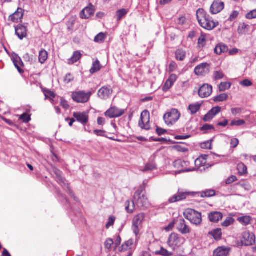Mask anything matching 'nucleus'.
I'll use <instances>...</instances> for the list:
<instances>
[{"mask_svg":"<svg viewBox=\"0 0 256 256\" xmlns=\"http://www.w3.org/2000/svg\"><path fill=\"white\" fill-rule=\"evenodd\" d=\"M238 220L241 224L244 225L249 224L252 220V218L250 216H243L240 217L238 218Z\"/></svg>","mask_w":256,"mask_h":256,"instance_id":"c9c22d12","label":"nucleus"},{"mask_svg":"<svg viewBox=\"0 0 256 256\" xmlns=\"http://www.w3.org/2000/svg\"><path fill=\"white\" fill-rule=\"evenodd\" d=\"M230 83L228 82H221L219 85V90L220 92H223L226 90L228 89L230 87Z\"/></svg>","mask_w":256,"mask_h":256,"instance_id":"37998d69","label":"nucleus"},{"mask_svg":"<svg viewBox=\"0 0 256 256\" xmlns=\"http://www.w3.org/2000/svg\"><path fill=\"white\" fill-rule=\"evenodd\" d=\"M92 94V92L91 91H89L87 92H86L84 91L81 90V91H76L72 93V96H90Z\"/></svg>","mask_w":256,"mask_h":256,"instance_id":"a19ab883","label":"nucleus"},{"mask_svg":"<svg viewBox=\"0 0 256 256\" xmlns=\"http://www.w3.org/2000/svg\"><path fill=\"white\" fill-rule=\"evenodd\" d=\"M245 124V122L244 120H232L231 123L230 125L232 126H240Z\"/></svg>","mask_w":256,"mask_h":256,"instance_id":"4d7b16f0","label":"nucleus"},{"mask_svg":"<svg viewBox=\"0 0 256 256\" xmlns=\"http://www.w3.org/2000/svg\"><path fill=\"white\" fill-rule=\"evenodd\" d=\"M74 116L80 122L86 124L88 122V115L84 112H76L73 114Z\"/></svg>","mask_w":256,"mask_h":256,"instance_id":"aec40b11","label":"nucleus"},{"mask_svg":"<svg viewBox=\"0 0 256 256\" xmlns=\"http://www.w3.org/2000/svg\"><path fill=\"white\" fill-rule=\"evenodd\" d=\"M82 57V54L78 51L75 52L69 60V64H72L78 61Z\"/></svg>","mask_w":256,"mask_h":256,"instance_id":"f704fd0d","label":"nucleus"},{"mask_svg":"<svg viewBox=\"0 0 256 256\" xmlns=\"http://www.w3.org/2000/svg\"><path fill=\"white\" fill-rule=\"evenodd\" d=\"M177 66V65L176 63L174 62H172L169 66V72H174Z\"/></svg>","mask_w":256,"mask_h":256,"instance_id":"338daca9","label":"nucleus"},{"mask_svg":"<svg viewBox=\"0 0 256 256\" xmlns=\"http://www.w3.org/2000/svg\"><path fill=\"white\" fill-rule=\"evenodd\" d=\"M150 112L146 110L143 111L141 114L138 122L139 126L143 130H149L150 128Z\"/></svg>","mask_w":256,"mask_h":256,"instance_id":"6e6552de","label":"nucleus"},{"mask_svg":"<svg viewBox=\"0 0 256 256\" xmlns=\"http://www.w3.org/2000/svg\"><path fill=\"white\" fill-rule=\"evenodd\" d=\"M186 56V51L182 49H178L175 52V58L178 60L182 61L184 60Z\"/></svg>","mask_w":256,"mask_h":256,"instance_id":"c85d7f7f","label":"nucleus"},{"mask_svg":"<svg viewBox=\"0 0 256 256\" xmlns=\"http://www.w3.org/2000/svg\"><path fill=\"white\" fill-rule=\"evenodd\" d=\"M212 92V86L208 84H204L198 89L199 96H210Z\"/></svg>","mask_w":256,"mask_h":256,"instance_id":"f3484780","label":"nucleus"},{"mask_svg":"<svg viewBox=\"0 0 256 256\" xmlns=\"http://www.w3.org/2000/svg\"><path fill=\"white\" fill-rule=\"evenodd\" d=\"M214 76L216 80H218L222 79L224 76V74L221 71H216L214 72Z\"/></svg>","mask_w":256,"mask_h":256,"instance_id":"864d4df0","label":"nucleus"},{"mask_svg":"<svg viewBox=\"0 0 256 256\" xmlns=\"http://www.w3.org/2000/svg\"><path fill=\"white\" fill-rule=\"evenodd\" d=\"M250 26L246 23L240 24L238 28V33L242 34L248 31Z\"/></svg>","mask_w":256,"mask_h":256,"instance_id":"2f4dec72","label":"nucleus"},{"mask_svg":"<svg viewBox=\"0 0 256 256\" xmlns=\"http://www.w3.org/2000/svg\"><path fill=\"white\" fill-rule=\"evenodd\" d=\"M206 42V38L204 35H201L198 40V44L200 47H204Z\"/></svg>","mask_w":256,"mask_h":256,"instance_id":"6e6d98bb","label":"nucleus"},{"mask_svg":"<svg viewBox=\"0 0 256 256\" xmlns=\"http://www.w3.org/2000/svg\"><path fill=\"white\" fill-rule=\"evenodd\" d=\"M72 98L74 101L78 103H85L89 100V97H72Z\"/></svg>","mask_w":256,"mask_h":256,"instance_id":"c03bdc74","label":"nucleus"},{"mask_svg":"<svg viewBox=\"0 0 256 256\" xmlns=\"http://www.w3.org/2000/svg\"><path fill=\"white\" fill-rule=\"evenodd\" d=\"M237 169L240 175H244L247 172V168L243 163H240L238 164Z\"/></svg>","mask_w":256,"mask_h":256,"instance_id":"58836bf2","label":"nucleus"},{"mask_svg":"<svg viewBox=\"0 0 256 256\" xmlns=\"http://www.w3.org/2000/svg\"><path fill=\"white\" fill-rule=\"evenodd\" d=\"M48 58V52L44 50H42L39 52L38 60L41 64H44L46 60Z\"/></svg>","mask_w":256,"mask_h":256,"instance_id":"c756f323","label":"nucleus"},{"mask_svg":"<svg viewBox=\"0 0 256 256\" xmlns=\"http://www.w3.org/2000/svg\"><path fill=\"white\" fill-rule=\"evenodd\" d=\"M95 9L93 5L89 4L80 12V18L83 19L88 18L94 14Z\"/></svg>","mask_w":256,"mask_h":256,"instance_id":"dca6fc26","label":"nucleus"},{"mask_svg":"<svg viewBox=\"0 0 256 256\" xmlns=\"http://www.w3.org/2000/svg\"><path fill=\"white\" fill-rule=\"evenodd\" d=\"M184 242V239L176 233H172L169 236L167 242L170 248L174 250L181 246Z\"/></svg>","mask_w":256,"mask_h":256,"instance_id":"20e7f679","label":"nucleus"},{"mask_svg":"<svg viewBox=\"0 0 256 256\" xmlns=\"http://www.w3.org/2000/svg\"><path fill=\"white\" fill-rule=\"evenodd\" d=\"M209 234L212 236L216 240H218L221 238L222 233L220 228H216L210 232Z\"/></svg>","mask_w":256,"mask_h":256,"instance_id":"72a5a7b5","label":"nucleus"},{"mask_svg":"<svg viewBox=\"0 0 256 256\" xmlns=\"http://www.w3.org/2000/svg\"><path fill=\"white\" fill-rule=\"evenodd\" d=\"M112 90L108 87H102L98 92V96H108L112 94Z\"/></svg>","mask_w":256,"mask_h":256,"instance_id":"cd10ccee","label":"nucleus"},{"mask_svg":"<svg viewBox=\"0 0 256 256\" xmlns=\"http://www.w3.org/2000/svg\"><path fill=\"white\" fill-rule=\"evenodd\" d=\"M134 198L136 205L141 210H145L150 206V203L142 187L135 192Z\"/></svg>","mask_w":256,"mask_h":256,"instance_id":"f03ea898","label":"nucleus"},{"mask_svg":"<svg viewBox=\"0 0 256 256\" xmlns=\"http://www.w3.org/2000/svg\"><path fill=\"white\" fill-rule=\"evenodd\" d=\"M177 222V229L180 233L186 234L190 232V228L183 218H180Z\"/></svg>","mask_w":256,"mask_h":256,"instance_id":"4468645a","label":"nucleus"},{"mask_svg":"<svg viewBox=\"0 0 256 256\" xmlns=\"http://www.w3.org/2000/svg\"><path fill=\"white\" fill-rule=\"evenodd\" d=\"M19 120H22L24 122H28L31 120L30 115L26 113H24L22 114L20 116Z\"/></svg>","mask_w":256,"mask_h":256,"instance_id":"49530a36","label":"nucleus"},{"mask_svg":"<svg viewBox=\"0 0 256 256\" xmlns=\"http://www.w3.org/2000/svg\"><path fill=\"white\" fill-rule=\"evenodd\" d=\"M214 128L212 125L206 124L201 128V130L206 132L208 130H212Z\"/></svg>","mask_w":256,"mask_h":256,"instance_id":"0e129e2a","label":"nucleus"},{"mask_svg":"<svg viewBox=\"0 0 256 256\" xmlns=\"http://www.w3.org/2000/svg\"><path fill=\"white\" fill-rule=\"evenodd\" d=\"M114 244V241L111 238H108L106 240L105 243H104V245H105V247L110 250L111 248V246H112V244Z\"/></svg>","mask_w":256,"mask_h":256,"instance_id":"bf43d9fd","label":"nucleus"},{"mask_svg":"<svg viewBox=\"0 0 256 256\" xmlns=\"http://www.w3.org/2000/svg\"><path fill=\"white\" fill-rule=\"evenodd\" d=\"M106 38V36L104 33L100 32L95 36L94 41L96 42L101 43L105 40Z\"/></svg>","mask_w":256,"mask_h":256,"instance_id":"79ce46f5","label":"nucleus"},{"mask_svg":"<svg viewBox=\"0 0 256 256\" xmlns=\"http://www.w3.org/2000/svg\"><path fill=\"white\" fill-rule=\"evenodd\" d=\"M177 79V76L174 74H171L168 80L166 81L163 86L164 90H167L172 86Z\"/></svg>","mask_w":256,"mask_h":256,"instance_id":"5701e85b","label":"nucleus"},{"mask_svg":"<svg viewBox=\"0 0 256 256\" xmlns=\"http://www.w3.org/2000/svg\"><path fill=\"white\" fill-rule=\"evenodd\" d=\"M242 86H249L252 84V82L248 80H245L240 82Z\"/></svg>","mask_w":256,"mask_h":256,"instance_id":"774afa93","label":"nucleus"},{"mask_svg":"<svg viewBox=\"0 0 256 256\" xmlns=\"http://www.w3.org/2000/svg\"><path fill=\"white\" fill-rule=\"evenodd\" d=\"M180 114L176 109H172L164 116V119L168 125H172L180 118Z\"/></svg>","mask_w":256,"mask_h":256,"instance_id":"423d86ee","label":"nucleus"},{"mask_svg":"<svg viewBox=\"0 0 256 256\" xmlns=\"http://www.w3.org/2000/svg\"><path fill=\"white\" fill-rule=\"evenodd\" d=\"M102 68V66L98 60H95L93 64L92 68L90 70V72L91 74H94L99 71Z\"/></svg>","mask_w":256,"mask_h":256,"instance_id":"473e14b6","label":"nucleus"},{"mask_svg":"<svg viewBox=\"0 0 256 256\" xmlns=\"http://www.w3.org/2000/svg\"><path fill=\"white\" fill-rule=\"evenodd\" d=\"M229 253V248L225 247H218L214 252V256H228Z\"/></svg>","mask_w":256,"mask_h":256,"instance_id":"b1692460","label":"nucleus"},{"mask_svg":"<svg viewBox=\"0 0 256 256\" xmlns=\"http://www.w3.org/2000/svg\"><path fill=\"white\" fill-rule=\"evenodd\" d=\"M184 218L192 224L199 225L201 224L202 219L201 214L193 209H188L184 212Z\"/></svg>","mask_w":256,"mask_h":256,"instance_id":"7ed1b4c3","label":"nucleus"},{"mask_svg":"<svg viewBox=\"0 0 256 256\" xmlns=\"http://www.w3.org/2000/svg\"><path fill=\"white\" fill-rule=\"evenodd\" d=\"M239 144V140L236 138H232L230 141V146L231 148H236Z\"/></svg>","mask_w":256,"mask_h":256,"instance_id":"052dcab7","label":"nucleus"},{"mask_svg":"<svg viewBox=\"0 0 256 256\" xmlns=\"http://www.w3.org/2000/svg\"><path fill=\"white\" fill-rule=\"evenodd\" d=\"M54 174L56 175V180L68 192L70 196L76 200V197L74 196L73 192L70 190L68 184H66V180L62 176V172L57 168L54 169Z\"/></svg>","mask_w":256,"mask_h":256,"instance_id":"39448f33","label":"nucleus"},{"mask_svg":"<svg viewBox=\"0 0 256 256\" xmlns=\"http://www.w3.org/2000/svg\"><path fill=\"white\" fill-rule=\"evenodd\" d=\"M201 106L202 103L200 102L191 104L188 106V110L190 111L191 114H194L199 110Z\"/></svg>","mask_w":256,"mask_h":256,"instance_id":"7c9ffc66","label":"nucleus"},{"mask_svg":"<svg viewBox=\"0 0 256 256\" xmlns=\"http://www.w3.org/2000/svg\"><path fill=\"white\" fill-rule=\"evenodd\" d=\"M13 62L16 68L18 69L19 72H23V70L20 69V67L23 66V62L20 58L18 55L15 54L12 57Z\"/></svg>","mask_w":256,"mask_h":256,"instance_id":"393cba45","label":"nucleus"},{"mask_svg":"<svg viewBox=\"0 0 256 256\" xmlns=\"http://www.w3.org/2000/svg\"><path fill=\"white\" fill-rule=\"evenodd\" d=\"M124 114V110L116 107L110 108L105 112V115L110 118H117L122 116Z\"/></svg>","mask_w":256,"mask_h":256,"instance_id":"ddd939ff","label":"nucleus"},{"mask_svg":"<svg viewBox=\"0 0 256 256\" xmlns=\"http://www.w3.org/2000/svg\"><path fill=\"white\" fill-rule=\"evenodd\" d=\"M24 58L26 60L30 63L33 62L34 61V56H32L28 54H26L24 56Z\"/></svg>","mask_w":256,"mask_h":256,"instance_id":"e2e57ef3","label":"nucleus"},{"mask_svg":"<svg viewBox=\"0 0 256 256\" xmlns=\"http://www.w3.org/2000/svg\"><path fill=\"white\" fill-rule=\"evenodd\" d=\"M187 162L182 161L181 160H177L173 163V166L176 168L180 169V170L174 172V174H180L182 172H188L192 170L188 168H184V166H186Z\"/></svg>","mask_w":256,"mask_h":256,"instance_id":"9b49d317","label":"nucleus"},{"mask_svg":"<svg viewBox=\"0 0 256 256\" xmlns=\"http://www.w3.org/2000/svg\"><path fill=\"white\" fill-rule=\"evenodd\" d=\"M246 17L249 20L256 18V10H251L246 14Z\"/></svg>","mask_w":256,"mask_h":256,"instance_id":"5fc2aeb1","label":"nucleus"},{"mask_svg":"<svg viewBox=\"0 0 256 256\" xmlns=\"http://www.w3.org/2000/svg\"><path fill=\"white\" fill-rule=\"evenodd\" d=\"M228 50V46L225 44L222 43L218 44L214 48V52L217 54H220L222 53L226 52Z\"/></svg>","mask_w":256,"mask_h":256,"instance_id":"a878e982","label":"nucleus"},{"mask_svg":"<svg viewBox=\"0 0 256 256\" xmlns=\"http://www.w3.org/2000/svg\"><path fill=\"white\" fill-rule=\"evenodd\" d=\"M74 79V77L70 74H67L64 78V82L66 84H68L72 82Z\"/></svg>","mask_w":256,"mask_h":256,"instance_id":"13d9d810","label":"nucleus"},{"mask_svg":"<svg viewBox=\"0 0 256 256\" xmlns=\"http://www.w3.org/2000/svg\"><path fill=\"white\" fill-rule=\"evenodd\" d=\"M188 194L187 192H178L176 194L171 197L168 201L170 203L175 202L182 200L186 198Z\"/></svg>","mask_w":256,"mask_h":256,"instance_id":"412c9836","label":"nucleus"},{"mask_svg":"<svg viewBox=\"0 0 256 256\" xmlns=\"http://www.w3.org/2000/svg\"><path fill=\"white\" fill-rule=\"evenodd\" d=\"M145 215L144 213H140L136 216L132 220V230L134 234L137 236L139 233L140 228L144 220Z\"/></svg>","mask_w":256,"mask_h":256,"instance_id":"1a4fd4ad","label":"nucleus"},{"mask_svg":"<svg viewBox=\"0 0 256 256\" xmlns=\"http://www.w3.org/2000/svg\"><path fill=\"white\" fill-rule=\"evenodd\" d=\"M196 14L200 25L206 30H211L218 24V22L213 20L210 16L202 8L198 9Z\"/></svg>","mask_w":256,"mask_h":256,"instance_id":"f257e3e1","label":"nucleus"},{"mask_svg":"<svg viewBox=\"0 0 256 256\" xmlns=\"http://www.w3.org/2000/svg\"><path fill=\"white\" fill-rule=\"evenodd\" d=\"M128 13L126 9H121L116 12V16L118 20H120L122 18Z\"/></svg>","mask_w":256,"mask_h":256,"instance_id":"a18cd8bd","label":"nucleus"},{"mask_svg":"<svg viewBox=\"0 0 256 256\" xmlns=\"http://www.w3.org/2000/svg\"><path fill=\"white\" fill-rule=\"evenodd\" d=\"M116 220V217L114 216H110L108 219V222L106 225L107 229L109 228L111 226H113Z\"/></svg>","mask_w":256,"mask_h":256,"instance_id":"09e8293b","label":"nucleus"},{"mask_svg":"<svg viewBox=\"0 0 256 256\" xmlns=\"http://www.w3.org/2000/svg\"><path fill=\"white\" fill-rule=\"evenodd\" d=\"M135 202L134 201L128 200L125 202L126 210L128 213H132L135 208Z\"/></svg>","mask_w":256,"mask_h":256,"instance_id":"bb28decb","label":"nucleus"},{"mask_svg":"<svg viewBox=\"0 0 256 256\" xmlns=\"http://www.w3.org/2000/svg\"><path fill=\"white\" fill-rule=\"evenodd\" d=\"M212 141V140H210L202 142L200 144V147L203 149H211Z\"/></svg>","mask_w":256,"mask_h":256,"instance_id":"de8ad7c7","label":"nucleus"},{"mask_svg":"<svg viewBox=\"0 0 256 256\" xmlns=\"http://www.w3.org/2000/svg\"><path fill=\"white\" fill-rule=\"evenodd\" d=\"M156 254H160L162 256H172L173 254V252H169L167 250L162 247L160 250L156 252Z\"/></svg>","mask_w":256,"mask_h":256,"instance_id":"4c0bfd02","label":"nucleus"},{"mask_svg":"<svg viewBox=\"0 0 256 256\" xmlns=\"http://www.w3.org/2000/svg\"><path fill=\"white\" fill-rule=\"evenodd\" d=\"M236 180H237L236 177L235 176H232L226 180V184H230Z\"/></svg>","mask_w":256,"mask_h":256,"instance_id":"69168bd1","label":"nucleus"},{"mask_svg":"<svg viewBox=\"0 0 256 256\" xmlns=\"http://www.w3.org/2000/svg\"><path fill=\"white\" fill-rule=\"evenodd\" d=\"M223 215L222 213L218 212H211L208 214V218L210 222H217L222 218Z\"/></svg>","mask_w":256,"mask_h":256,"instance_id":"4be33fe9","label":"nucleus"},{"mask_svg":"<svg viewBox=\"0 0 256 256\" xmlns=\"http://www.w3.org/2000/svg\"><path fill=\"white\" fill-rule=\"evenodd\" d=\"M215 191L212 190H207L200 192L201 197L208 198L215 195Z\"/></svg>","mask_w":256,"mask_h":256,"instance_id":"e433bc0d","label":"nucleus"},{"mask_svg":"<svg viewBox=\"0 0 256 256\" xmlns=\"http://www.w3.org/2000/svg\"><path fill=\"white\" fill-rule=\"evenodd\" d=\"M224 6L223 2L218 0H214L210 8V12L213 14H217L224 9Z\"/></svg>","mask_w":256,"mask_h":256,"instance_id":"2eb2a0df","label":"nucleus"},{"mask_svg":"<svg viewBox=\"0 0 256 256\" xmlns=\"http://www.w3.org/2000/svg\"><path fill=\"white\" fill-rule=\"evenodd\" d=\"M210 72V66L208 64L202 63L194 68V73L198 76H204L208 74Z\"/></svg>","mask_w":256,"mask_h":256,"instance_id":"9d476101","label":"nucleus"},{"mask_svg":"<svg viewBox=\"0 0 256 256\" xmlns=\"http://www.w3.org/2000/svg\"><path fill=\"white\" fill-rule=\"evenodd\" d=\"M156 166L154 162H150L146 164L144 168L142 170V172L152 171L156 169Z\"/></svg>","mask_w":256,"mask_h":256,"instance_id":"ea45409f","label":"nucleus"},{"mask_svg":"<svg viewBox=\"0 0 256 256\" xmlns=\"http://www.w3.org/2000/svg\"><path fill=\"white\" fill-rule=\"evenodd\" d=\"M16 34L20 40H22L26 36V28L23 25L18 24L15 27Z\"/></svg>","mask_w":256,"mask_h":256,"instance_id":"6ab92c4d","label":"nucleus"},{"mask_svg":"<svg viewBox=\"0 0 256 256\" xmlns=\"http://www.w3.org/2000/svg\"><path fill=\"white\" fill-rule=\"evenodd\" d=\"M240 240L242 246H251L255 242V236L252 232L244 231L240 236Z\"/></svg>","mask_w":256,"mask_h":256,"instance_id":"0eeeda50","label":"nucleus"},{"mask_svg":"<svg viewBox=\"0 0 256 256\" xmlns=\"http://www.w3.org/2000/svg\"><path fill=\"white\" fill-rule=\"evenodd\" d=\"M174 224H175V222L174 221H172V222H170L168 226H166V227H165L164 228V230L166 231V232H170V230H172V228H174Z\"/></svg>","mask_w":256,"mask_h":256,"instance_id":"680f3d73","label":"nucleus"},{"mask_svg":"<svg viewBox=\"0 0 256 256\" xmlns=\"http://www.w3.org/2000/svg\"><path fill=\"white\" fill-rule=\"evenodd\" d=\"M24 14V10L18 8L17 10L10 16L8 20L14 23L22 22Z\"/></svg>","mask_w":256,"mask_h":256,"instance_id":"f8f14e48","label":"nucleus"},{"mask_svg":"<svg viewBox=\"0 0 256 256\" xmlns=\"http://www.w3.org/2000/svg\"><path fill=\"white\" fill-rule=\"evenodd\" d=\"M206 162V160L202 159L201 158H197L195 160V164L196 166L198 167V168H200L201 167L204 166Z\"/></svg>","mask_w":256,"mask_h":256,"instance_id":"3c124183","label":"nucleus"},{"mask_svg":"<svg viewBox=\"0 0 256 256\" xmlns=\"http://www.w3.org/2000/svg\"><path fill=\"white\" fill-rule=\"evenodd\" d=\"M234 220L230 217L227 218L226 220L222 224V226L228 227L233 223Z\"/></svg>","mask_w":256,"mask_h":256,"instance_id":"8fccbe9b","label":"nucleus"},{"mask_svg":"<svg viewBox=\"0 0 256 256\" xmlns=\"http://www.w3.org/2000/svg\"><path fill=\"white\" fill-rule=\"evenodd\" d=\"M132 244V240H128L125 242L122 246V250H126L128 248H130V246Z\"/></svg>","mask_w":256,"mask_h":256,"instance_id":"603ef678","label":"nucleus"},{"mask_svg":"<svg viewBox=\"0 0 256 256\" xmlns=\"http://www.w3.org/2000/svg\"><path fill=\"white\" fill-rule=\"evenodd\" d=\"M221 110V108L220 106H216L211 109L206 114L204 117V122H208L212 120L214 117L218 114Z\"/></svg>","mask_w":256,"mask_h":256,"instance_id":"a211bd4d","label":"nucleus"}]
</instances>
